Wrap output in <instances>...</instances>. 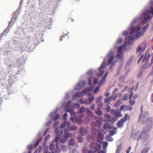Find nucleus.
<instances>
[{"label":"nucleus","mask_w":153,"mask_h":153,"mask_svg":"<svg viewBox=\"0 0 153 153\" xmlns=\"http://www.w3.org/2000/svg\"><path fill=\"white\" fill-rule=\"evenodd\" d=\"M149 26V25H147L142 28V30L143 32L142 33H140V31L141 27L140 24H139L135 27L132 26L129 30L130 36H126L125 38L124 45H131L133 42L134 38L137 39L143 35L145 32L148 29Z\"/></svg>","instance_id":"f257e3e1"},{"label":"nucleus","mask_w":153,"mask_h":153,"mask_svg":"<svg viewBox=\"0 0 153 153\" xmlns=\"http://www.w3.org/2000/svg\"><path fill=\"white\" fill-rule=\"evenodd\" d=\"M101 141L97 140H94L91 142L90 145V149L88 151V153H105L106 149L108 145V143L105 141L103 144V150H100L101 149Z\"/></svg>","instance_id":"f03ea898"},{"label":"nucleus","mask_w":153,"mask_h":153,"mask_svg":"<svg viewBox=\"0 0 153 153\" xmlns=\"http://www.w3.org/2000/svg\"><path fill=\"white\" fill-rule=\"evenodd\" d=\"M114 53L112 52H110L108 56V63L107 65H110V68H111L113 67L116 62V60H114Z\"/></svg>","instance_id":"7ed1b4c3"},{"label":"nucleus","mask_w":153,"mask_h":153,"mask_svg":"<svg viewBox=\"0 0 153 153\" xmlns=\"http://www.w3.org/2000/svg\"><path fill=\"white\" fill-rule=\"evenodd\" d=\"M70 104L71 102H68L67 105H66L65 110V112H70L71 116L73 117H75L76 114V113L74 111L73 108L71 106Z\"/></svg>","instance_id":"20e7f679"},{"label":"nucleus","mask_w":153,"mask_h":153,"mask_svg":"<svg viewBox=\"0 0 153 153\" xmlns=\"http://www.w3.org/2000/svg\"><path fill=\"white\" fill-rule=\"evenodd\" d=\"M66 129H67L65 130V134L63 136V137L60 139V141L61 143H63L67 141V139L72 136L71 134L67 133Z\"/></svg>","instance_id":"39448f33"},{"label":"nucleus","mask_w":153,"mask_h":153,"mask_svg":"<svg viewBox=\"0 0 153 153\" xmlns=\"http://www.w3.org/2000/svg\"><path fill=\"white\" fill-rule=\"evenodd\" d=\"M63 133V131L62 130H60V128L59 127H58L55 129L54 131V134H56V137L55 138L54 141L56 143L58 142L59 139V137H58V136L60 135H61Z\"/></svg>","instance_id":"423d86ee"},{"label":"nucleus","mask_w":153,"mask_h":153,"mask_svg":"<svg viewBox=\"0 0 153 153\" xmlns=\"http://www.w3.org/2000/svg\"><path fill=\"white\" fill-rule=\"evenodd\" d=\"M105 66V63L103 62L99 68V69L100 72L97 74V76H102L104 73V71L103 70Z\"/></svg>","instance_id":"0eeeda50"},{"label":"nucleus","mask_w":153,"mask_h":153,"mask_svg":"<svg viewBox=\"0 0 153 153\" xmlns=\"http://www.w3.org/2000/svg\"><path fill=\"white\" fill-rule=\"evenodd\" d=\"M145 124L147 126H149V128L151 129L152 126L153 125V121L151 118H148L143 123V124Z\"/></svg>","instance_id":"6e6552de"},{"label":"nucleus","mask_w":153,"mask_h":153,"mask_svg":"<svg viewBox=\"0 0 153 153\" xmlns=\"http://www.w3.org/2000/svg\"><path fill=\"white\" fill-rule=\"evenodd\" d=\"M132 109L133 108L131 106L125 105H122L120 108V110H123V111H126L127 110L131 111L132 110Z\"/></svg>","instance_id":"1a4fd4ad"},{"label":"nucleus","mask_w":153,"mask_h":153,"mask_svg":"<svg viewBox=\"0 0 153 153\" xmlns=\"http://www.w3.org/2000/svg\"><path fill=\"white\" fill-rule=\"evenodd\" d=\"M70 126V123L68 121H65L63 123H62L61 125H60V128H63L64 127H65V126H67V127L66 128H65V129H66V131H67V130L68 129H69V126Z\"/></svg>","instance_id":"9d476101"},{"label":"nucleus","mask_w":153,"mask_h":153,"mask_svg":"<svg viewBox=\"0 0 153 153\" xmlns=\"http://www.w3.org/2000/svg\"><path fill=\"white\" fill-rule=\"evenodd\" d=\"M50 116L52 119L55 121L59 118V115L56 112H53L50 114Z\"/></svg>","instance_id":"9b49d317"},{"label":"nucleus","mask_w":153,"mask_h":153,"mask_svg":"<svg viewBox=\"0 0 153 153\" xmlns=\"http://www.w3.org/2000/svg\"><path fill=\"white\" fill-rule=\"evenodd\" d=\"M84 114L83 113H81L80 114L78 117H77V118H78V123L80 125L83 122V120H82V118L84 117Z\"/></svg>","instance_id":"f8f14e48"},{"label":"nucleus","mask_w":153,"mask_h":153,"mask_svg":"<svg viewBox=\"0 0 153 153\" xmlns=\"http://www.w3.org/2000/svg\"><path fill=\"white\" fill-rule=\"evenodd\" d=\"M129 119V117L127 114H126L124 115V116L121 119L120 121L123 123L126 122L127 119Z\"/></svg>","instance_id":"ddd939ff"},{"label":"nucleus","mask_w":153,"mask_h":153,"mask_svg":"<svg viewBox=\"0 0 153 153\" xmlns=\"http://www.w3.org/2000/svg\"><path fill=\"white\" fill-rule=\"evenodd\" d=\"M138 97V95L137 94H135L133 96V92H131L129 95L128 99L129 100L133 98L134 99H136Z\"/></svg>","instance_id":"4468645a"},{"label":"nucleus","mask_w":153,"mask_h":153,"mask_svg":"<svg viewBox=\"0 0 153 153\" xmlns=\"http://www.w3.org/2000/svg\"><path fill=\"white\" fill-rule=\"evenodd\" d=\"M89 90L88 89L86 88L82 92H77L76 93V95L77 96H79L82 94L84 95V94H85Z\"/></svg>","instance_id":"2eb2a0df"},{"label":"nucleus","mask_w":153,"mask_h":153,"mask_svg":"<svg viewBox=\"0 0 153 153\" xmlns=\"http://www.w3.org/2000/svg\"><path fill=\"white\" fill-rule=\"evenodd\" d=\"M85 112L87 113L88 116L89 117H91L93 116L92 112L89 108H86L85 109Z\"/></svg>","instance_id":"dca6fc26"},{"label":"nucleus","mask_w":153,"mask_h":153,"mask_svg":"<svg viewBox=\"0 0 153 153\" xmlns=\"http://www.w3.org/2000/svg\"><path fill=\"white\" fill-rule=\"evenodd\" d=\"M79 132L82 136L86 133V130L85 128H82V127L80 128Z\"/></svg>","instance_id":"f3484780"},{"label":"nucleus","mask_w":153,"mask_h":153,"mask_svg":"<svg viewBox=\"0 0 153 153\" xmlns=\"http://www.w3.org/2000/svg\"><path fill=\"white\" fill-rule=\"evenodd\" d=\"M103 128L105 129H111L112 128L111 126L108 123H105L104 125Z\"/></svg>","instance_id":"a211bd4d"},{"label":"nucleus","mask_w":153,"mask_h":153,"mask_svg":"<svg viewBox=\"0 0 153 153\" xmlns=\"http://www.w3.org/2000/svg\"><path fill=\"white\" fill-rule=\"evenodd\" d=\"M106 78L103 76L101 79L100 81L98 82V85H103L105 81Z\"/></svg>","instance_id":"6ab92c4d"},{"label":"nucleus","mask_w":153,"mask_h":153,"mask_svg":"<svg viewBox=\"0 0 153 153\" xmlns=\"http://www.w3.org/2000/svg\"><path fill=\"white\" fill-rule=\"evenodd\" d=\"M78 118L75 117H71L70 119V120L73 122V123H76V122H78Z\"/></svg>","instance_id":"aec40b11"},{"label":"nucleus","mask_w":153,"mask_h":153,"mask_svg":"<svg viewBox=\"0 0 153 153\" xmlns=\"http://www.w3.org/2000/svg\"><path fill=\"white\" fill-rule=\"evenodd\" d=\"M69 129H68L67 130V132L69 131V130L70 129L73 130V131H75L76 130H77L78 129V127L75 126H71V127L69 126Z\"/></svg>","instance_id":"412c9836"},{"label":"nucleus","mask_w":153,"mask_h":153,"mask_svg":"<svg viewBox=\"0 0 153 153\" xmlns=\"http://www.w3.org/2000/svg\"><path fill=\"white\" fill-rule=\"evenodd\" d=\"M95 125L96 127L99 128L101 126L102 123L99 120H97L95 122Z\"/></svg>","instance_id":"4be33fe9"},{"label":"nucleus","mask_w":153,"mask_h":153,"mask_svg":"<svg viewBox=\"0 0 153 153\" xmlns=\"http://www.w3.org/2000/svg\"><path fill=\"white\" fill-rule=\"evenodd\" d=\"M122 103V101L121 100H117L116 102L114 104V105L115 107H117L120 105Z\"/></svg>","instance_id":"5701e85b"},{"label":"nucleus","mask_w":153,"mask_h":153,"mask_svg":"<svg viewBox=\"0 0 153 153\" xmlns=\"http://www.w3.org/2000/svg\"><path fill=\"white\" fill-rule=\"evenodd\" d=\"M150 54H148V55L146 54L143 60V62L148 60L150 58Z\"/></svg>","instance_id":"b1692460"},{"label":"nucleus","mask_w":153,"mask_h":153,"mask_svg":"<svg viewBox=\"0 0 153 153\" xmlns=\"http://www.w3.org/2000/svg\"><path fill=\"white\" fill-rule=\"evenodd\" d=\"M114 115L117 117H121L122 116L120 112L118 111H116Z\"/></svg>","instance_id":"393cba45"},{"label":"nucleus","mask_w":153,"mask_h":153,"mask_svg":"<svg viewBox=\"0 0 153 153\" xmlns=\"http://www.w3.org/2000/svg\"><path fill=\"white\" fill-rule=\"evenodd\" d=\"M85 109L84 107H81L79 110L77 111V113L78 114H79L82 113L84 112V111H85Z\"/></svg>","instance_id":"a878e982"},{"label":"nucleus","mask_w":153,"mask_h":153,"mask_svg":"<svg viewBox=\"0 0 153 153\" xmlns=\"http://www.w3.org/2000/svg\"><path fill=\"white\" fill-rule=\"evenodd\" d=\"M123 123L121 121H119L117 123V126L119 128H120L123 126Z\"/></svg>","instance_id":"bb28decb"},{"label":"nucleus","mask_w":153,"mask_h":153,"mask_svg":"<svg viewBox=\"0 0 153 153\" xmlns=\"http://www.w3.org/2000/svg\"><path fill=\"white\" fill-rule=\"evenodd\" d=\"M100 109H97L95 110V112L96 114L98 115H101L102 114V111L100 110Z\"/></svg>","instance_id":"cd10ccee"},{"label":"nucleus","mask_w":153,"mask_h":153,"mask_svg":"<svg viewBox=\"0 0 153 153\" xmlns=\"http://www.w3.org/2000/svg\"><path fill=\"white\" fill-rule=\"evenodd\" d=\"M123 56V53H118L116 56V58L117 59H119L121 58Z\"/></svg>","instance_id":"c85d7f7f"},{"label":"nucleus","mask_w":153,"mask_h":153,"mask_svg":"<svg viewBox=\"0 0 153 153\" xmlns=\"http://www.w3.org/2000/svg\"><path fill=\"white\" fill-rule=\"evenodd\" d=\"M124 46H119L117 52L119 53H122L123 50V47Z\"/></svg>","instance_id":"c756f323"},{"label":"nucleus","mask_w":153,"mask_h":153,"mask_svg":"<svg viewBox=\"0 0 153 153\" xmlns=\"http://www.w3.org/2000/svg\"><path fill=\"white\" fill-rule=\"evenodd\" d=\"M94 97L93 96L89 97L88 99V101L89 102V103H91L94 100Z\"/></svg>","instance_id":"7c9ffc66"},{"label":"nucleus","mask_w":153,"mask_h":153,"mask_svg":"<svg viewBox=\"0 0 153 153\" xmlns=\"http://www.w3.org/2000/svg\"><path fill=\"white\" fill-rule=\"evenodd\" d=\"M121 149L122 147L121 145L118 146L116 153H120Z\"/></svg>","instance_id":"2f4dec72"},{"label":"nucleus","mask_w":153,"mask_h":153,"mask_svg":"<svg viewBox=\"0 0 153 153\" xmlns=\"http://www.w3.org/2000/svg\"><path fill=\"white\" fill-rule=\"evenodd\" d=\"M135 101L134 100H130L129 102V104L131 106L135 104Z\"/></svg>","instance_id":"473e14b6"},{"label":"nucleus","mask_w":153,"mask_h":153,"mask_svg":"<svg viewBox=\"0 0 153 153\" xmlns=\"http://www.w3.org/2000/svg\"><path fill=\"white\" fill-rule=\"evenodd\" d=\"M102 97L101 96H99L97 97L96 100V103H97L100 102L101 100Z\"/></svg>","instance_id":"72a5a7b5"},{"label":"nucleus","mask_w":153,"mask_h":153,"mask_svg":"<svg viewBox=\"0 0 153 153\" xmlns=\"http://www.w3.org/2000/svg\"><path fill=\"white\" fill-rule=\"evenodd\" d=\"M106 139L107 140L111 142L113 140V138L109 136H108L106 137Z\"/></svg>","instance_id":"f704fd0d"},{"label":"nucleus","mask_w":153,"mask_h":153,"mask_svg":"<svg viewBox=\"0 0 153 153\" xmlns=\"http://www.w3.org/2000/svg\"><path fill=\"white\" fill-rule=\"evenodd\" d=\"M128 97V95L127 94H126L124 95L122 98V100L123 101L126 100Z\"/></svg>","instance_id":"c9c22d12"},{"label":"nucleus","mask_w":153,"mask_h":153,"mask_svg":"<svg viewBox=\"0 0 153 153\" xmlns=\"http://www.w3.org/2000/svg\"><path fill=\"white\" fill-rule=\"evenodd\" d=\"M100 88V86L99 85L97 86V87L95 89L94 92V93H97L99 91Z\"/></svg>","instance_id":"e433bc0d"},{"label":"nucleus","mask_w":153,"mask_h":153,"mask_svg":"<svg viewBox=\"0 0 153 153\" xmlns=\"http://www.w3.org/2000/svg\"><path fill=\"white\" fill-rule=\"evenodd\" d=\"M151 18V17L149 16H148L146 18L144 19V20L142 23V24L145 23V21L148 20L150 19Z\"/></svg>","instance_id":"4c0bfd02"},{"label":"nucleus","mask_w":153,"mask_h":153,"mask_svg":"<svg viewBox=\"0 0 153 153\" xmlns=\"http://www.w3.org/2000/svg\"><path fill=\"white\" fill-rule=\"evenodd\" d=\"M117 97V94H114L111 96V98L112 99L114 100H116Z\"/></svg>","instance_id":"58836bf2"},{"label":"nucleus","mask_w":153,"mask_h":153,"mask_svg":"<svg viewBox=\"0 0 153 153\" xmlns=\"http://www.w3.org/2000/svg\"><path fill=\"white\" fill-rule=\"evenodd\" d=\"M148 151V149L146 147L142 149L141 152L142 153H146Z\"/></svg>","instance_id":"ea45409f"},{"label":"nucleus","mask_w":153,"mask_h":153,"mask_svg":"<svg viewBox=\"0 0 153 153\" xmlns=\"http://www.w3.org/2000/svg\"><path fill=\"white\" fill-rule=\"evenodd\" d=\"M122 41L123 40L121 38H118L117 40V44H119L121 43L122 42Z\"/></svg>","instance_id":"a19ab883"},{"label":"nucleus","mask_w":153,"mask_h":153,"mask_svg":"<svg viewBox=\"0 0 153 153\" xmlns=\"http://www.w3.org/2000/svg\"><path fill=\"white\" fill-rule=\"evenodd\" d=\"M110 101L111 100H110L109 97L105 98L104 99V102L105 103H106L108 102L109 103Z\"/></svg>","instance_id":"79ce46f5"},{"label":"nucleus","mask_w":153,"mask_h":153,"mask_svg":"<svg viewBox=\"0 0 153 153\" xmlns=\"http://www.w3.org/2000/svg\"><path fill=\"white\" fill-rule=\"evenodd\" d=\"M55 146L54 144L53 143H51L50 145V149L51 150H53Z\"/></svg>","instance_id":"37998d69"},{"label":"nucleus","mask_w":153,"mask_h":153,"mask_svg":"<svg viewBox=\"0 0 153 153\" xmlns=\"http://www.w3.org/2000/svg\"><path fill=\"white\" fill-rule=\"evenodd\" d=\"M98 137L100 140H102L103 139V135L101 133H99L98 134Z\"/></svg>","instance_id":"c03bdc74"},{"label":"nucleus","mask_w":153,"mask_h":153,"mask_svg":"<svg viewBox=\"0 0 153 153\" xmlns=\"http://www.w3.org/2000/svg\"><path fill=\"white\" fill-rule=\"evenodd\" d=\"M75 141L73 140H71L69 141V145H73L75 144Z\"/></svg>","instance_id":"a18cd8bd"},{"label":"nucleus","mask_w":153,"mask_h":153,"mask_svg":"<svg viewBox=\"0 0 153 153\" xmlns=\"http://www.w3.org/2000/svg\"><path fill=\"white\" fill-rule=\"evenodd\" d=\"M102 106H103V105H102V103H100L97 105V109H101L102 108Z\"/></svg>","instance_id":"49530a36"},{"label":"nucleus","mask_w":153,"mask_h":153,"mask_svg":"<svg viewBox=\"0 0 153 153\" xmlns=\"http://www.w3.org/2000/svg\"><path fill=\"white\" fill-rule=\"evenodd\" d=\"M40 141V140H38V141H37V142H36L35 143L34 149H35L39 145Z\"/></svg>","instance_id":"de8ad7c7"},{"label":"nucleus","mask_w":153,"mask_h":153,"mask_svg":"<svg viewBox=\"0 0 153 153\" xmlns=\"http://www.w3.org/2000/svg\"><path fill=\"white\" fill-rule=\"evenodd\" d=\"M109 134L110 136L113 135L114 134V131L112 130H110L109 131Z\"/></svg>","instance_id":"09e8293b"},{"label":"nucleus","mask_w":153,"mask_h":153,"mask_svg":"<svg viewBox=\"0 0 153 153\" xmlns=\"http://www.w3.org/2000/svg\"><path fill=\"white\" fill-rule=\"evenodd\" d=\"M98 79L97 78H94L93 80L94 84L95 85H96L98 82Z\"/></svg>","instance_id":"8fccbe9b"},{"label":"nucleus","mask_w":153,"mask_h":153,"mask_svg":"<svg viewBox=\"0 0 153 153\" xmlns=\"http://www.w3.org/2000/svg\"><path fill=\"white\" fill-rule=\"evenodd\" d=\"M137 20V19L136 18L134 19L131 22V25H133L135 23H136Z\"/></svg>","instance_id":"3c124183"},{"label":"nucleus","mask_w":153,"mask_h":153,"mask_svg":"<svg viewBox=\"0 0 153 153\" xmlns=\"http://www.w3.org/2000/svg\"><path fill=\"white\" fill-rule=\"evenodd\" d=\"M60 152V149L59 148L57 147L55 151V153H59Z\"/></svg>","instance_id":"603ef678"},{"label":"nucleus","mask_w":153,"mask_h":153,"mask_svg":"<svg viewBox=\"0 0 153 153\" xmlns=\"http://www.w3.org/2000/svg\"><path fill=\"white\" fill-rule=\"evenodd\" d=\"M61 147L62 149L63 150H65L67 149V147L64 145H62Z\"/></svg>","instance_id":"864d4df0"},{"label":"nucleus","mask_w":153,"mask_h":153,"mask_svg":"<svg viewBox=\"0 0 153 153\" xmlns=\"http://www.w3.org/2000/svg\"><path fill=\"white\" fill-rule=\"evenodd\" d=\"M33 148V145L32 144L29 145L27 147V149L29 150H31Z\"/></svg>","instance_id":"5fc2aeb1"},{"label":"nucleus","mask_w":153,"mask_h":153,"mask_svg":"<svg viewBox=\"0 0 153 153\" xmlns=\"http://www.w3.org/2000/svg\"><path fill=\"white\" fill-rule=\"evenodd\" d=\"M152 58L151 60V62L150 63V65H151L153 63V53L151 54Z\"/></svg>","instance_id":"6e6d98bb"},{"label":"nucleus","mask_w":153,"mask_h":153,"mask_svg":"<svg viewBox=\"0 0 153 153\" xmlns=\"http://www.w3.org/2000/svg\"><path fill=\"white\" fill-rule=\"evenodd\" d=\"M68 116L67 113H65L63 116L64 120H66L68 118Z\"/></svg>","instance_id":"4d7b16f0"},{"label":"nucleus","mask_w":153,"mask_h":153,"mask_svg":"<svg viewBox=\"0 0 153 153\" xmlns=\"http://www.w3.org/2000/svg\"><path fill=\"white\" fill-rule=\"evenodd\" d=\"M79 102H80V103H81V104H84V103H86V105H87L88 104V103H87L86 102H85V101H83L82 100H80Z\"/></svg>","instance_id":"13d9d810"},{"label":"nucleus","mask_w":153,"mask_h":153,"mask_svg":"<svg viewBox=\"0 0 153 153\" xmlns=\"http://www.w3.org/2000/svg\"><path fill=\"white\" fill-rule=\"evenodd\" d=\"M74 105L77 108H79L80 107V105L78 103H75Z\"/></svg>","instance_id":"bf43d9fd"},{"label":"nucleus","mask_w":153,"mask_h":153,"mask_svg":"<svg viewBox=\"0 0 153 153\" xmlns=\"http://www.w3.org/2000/svg\"><path fill=\"white\" fill-rule=\"evenodd\" d=\"M116 111L113 109H112L111 111V113L112 115H114Z\"/></svg>","instance_id":"052dcab7"},{"label":"nucleus","mask_w":153,"mask_h":153,"mask_svg":"<svg viewBox=\"0 0 153 153\" xmlns=\"http://www.w3.org/2000/svg\"><path fill=\"white\" fill-rule=\"evenodd\" d=\"M50 137V135H48L45 138L44 140L45 141H47L49 139Z\"/></svg>","instance_id":"680f3d73"},{"label":"nucleus","mask_w":153,"mask_h":153,"mask_svg":"<svg viewBox=\"0 0 153 153\" xmlns=\"http://www.w3.org/2000/svg\"><path fill=\"white\" fill-rule=\"evenodd\" d=\"M143 55H141L140 56V58L139 59H138V61H137V63H140V61H141V60L142 59V58H143Z\"/></svg>","instance_id":"e2e57ef3"},{"label":"nucleus","mask_w":153,"mask_h":153,"mask_svg":"<svg viewBox=\"0 0 153 153\" xmlns=\"http://www.w3.org/2000/svg\"><path fill=\"white\" fill-rule=\"evenodd\" d=\"M151 10H149V9L148 10V11L149 13H152V14H153V7H151Z\"/></svg>","instance_id":"0e129e2a"},{"label":"nucleus","mask_w":153,"mask_h":153,"mask_svg":"<svg viewBox=\"0 0 153 153\" xmlns=\"http://www.w3.org/2000/svg\"><path fill=\"white\" fill-rule=\"evenodd\" d=\"M134 89V87H132L131 88H129L128 89V91L129 92H132V91H133Z\"/></svg>","instance_id":"69168bd1"},{"label":"nucleus","mask_w":153,"mask_h":153,"mask_svg":"<svg viewBox=\"0 0 153 153\" xmlns=\"http://www.w3.org/2000/svg\"><path fill=\"white\" fill-rule=\"evenodd\" d=\"M107 107L106 108V110L107 112H108L110 110V106L108 105V104H107Z\"/></svg>","instance_id":"338daca9"},{"label":"nucleus","mask_w":153,"mask_h":153,"mask_svg":"<svg viewBox=\"0 0 153 153\" xmlns=\"http://www.w3.org/2000/svg\"><path fill=\"white\" fill-rule=\"evenodd\" d=\"M104 117L105 118H108L110 117V116L108 114H106L104 115Z\"/></svg>","instance_id":"774afa93"}]
</instances>
